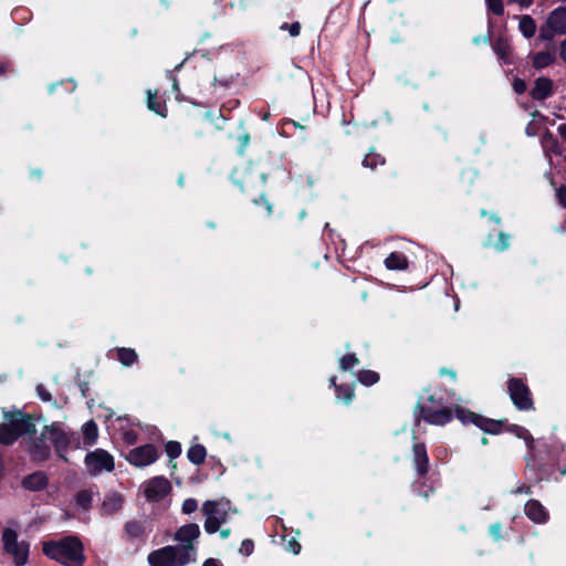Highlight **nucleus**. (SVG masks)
<instances>
[{
  "mask_svg": "<svg viewBox=\"0 0 566 566\" xmlns=\"http://www.w3.org/2000/svg\"><path fill=\"white\" fill-rule=\"evenodd\" d=\"M43 553L49 558L64 566H83L85 562L84 548L76 537H65L56 542L43 544Z\"/></svg>",
  "mask_w": 566,
  "mask_h": 566,
  "instance_id": "1",
  "label": "nucleus"
},
{
  "mask_svg": "<svg viewBox=\"0 0 566 566\" xmlns=\"http://www.w3.org/2000/svg\"><path fill=\"white\" fill-rule=\"evenodd\" d=\"M231 503L229 500L206 501L202 504V512L206 515L205 531L208 534L218 532L223 523L227 522Z\"/></svg>",
  "mask_w": 566,
  "mask_h": 566,
  "instance_id": "2",
  "label": "nucleus"
},
{
  "mask_svg": "<svg viewBox=\"0 0 566 566\" xmlns=\"http://www.w3.org/2000/svg\"><path fill=\"white\" fill-rule=\"evenodd\" d=\"M3 552L11 556L15 566H24L29 560L30 545L25 541H19L15 530L6 527L1 535Z\"/></svg>",
  "mask_w": 566,
  "mask_h": 566,
  "instance_id": "3",
  "label": "nucleus"
},
{
  "mask_svg": "<svg viewBox=\"0 0 566 566\" xmlns=\"http://www.w3.org/2000/svg\"><path fill=\"white\" fill-rule=\"evenodd\" d=\"M32 422L21 413H17L6 418V422L0 424V442L11 444L20 436L31 432Z\"/></svg>",
  "mask_w": 566,
  "mask_h": 566,
  "instance_id": "4",
  "label": "nucleus"
},
{
  "mask_svg": "<svg viewBox=\"0 0 566 566\" xmlns=\"http://www.w3.org/2000/svg\"><path fill=\"white\" fill-rule=\"evenodd\" d=\"M189 552H180L176 546H166L149 554L151 566H185L189 564Z\"/></svg>",
  "mask_w": 566,
  "mask_h": 566,
  "instance_id": "5",
  "label": "nucleus"
},
{
  "mask_svg": "<svg viewBox=\"0 0 566 566\" xmlns=\"http://www.w3.org/2000/svg\"><path fill=\"white\" fill-rule=\"evenodd\" d=\"M200 527L196 523H189L179 527L174 536V539L179 544L176 547L189 552V563L196 560V546L195 543L200 536Z\"/></svg>",
  "mask_w": 566,
  "mask_h": 566,
  "instance_id": "6",
  "label": "nucleus"
},
{
  "mask_svg": "<svg viewBox=\"0 0 566 566\" xmlns=\"http://www.w3.org/2000/svg\"><path fill=\"white\" fill-rule=\"evenodd\" d=\"M85 468L91 475H98L103 472H112L114 470V458L103 449H96L88 452L84 460Z\"/></svg>",
  "mask_w": 566,
  "mask_h": 566,
  "instance_id": "7",
  "label": "nucleus"
},
{
  "mask_svg": "<svg viewBox=\"0 0 566 566\" xmlns=\"http://www.w3.org/2000/svg\"><path fill=\"white\" fill-rule=\"evenodd\" d=\"M554 34H566V9L557 8L547 18L546 27L541 28L539 38L551 40Z\"/></svg>",
  "mask_w": 566,
  "mask_h": 566,
  "instance_id": "8",
  "label": "nucleus"
},
{
  "mask_svg": "<svg viewBox=\"0 0 566 566\" xmlns=\"http://www.w3.org/2000/svg\"><path fill=\"white\" fill-rule=\"evenodd\" d=\"M510 397L520 410L533 409V400L528 387L520 379H511L507 385Z\"/></svg>",
  "mask_w": 566,
  "mask_h": 566,
  "instance_id": "9",
  "label": "nucleus"
},
{
  "mask_svg": "<svg viewBox=\"0 0 566 566\" xmlns=\"http://www.w3.org/2000/svg\"><path fill=\"white\" fill-rule=\"evenodd\" d=\"M170 491V482L163 476L153 478L143 484L144 495L150 502L161 501Z\"/></svg>",
  "mask_w": 566,
  "mask_h": 566,
  "instance_id": "10",
  "label": "nucleus"
},
{
  "mask_svg": "<svg viewBox=\"0 0 566 566\" xmlns=\"http://www.w3.org/2000/svg\"><path fill=\"white\" fill-rule=\"evenodd\" d=\"M158 458V451L153 444H144L130 450L126 459L127 461L137 468L150 465Z\"/></svg>",
  "mask_w": 566,
  "mask_h": 566,
  "instance_id": "11",
  "label": "nucleus"
},
{
  "mask_svg": "<svg viewBox=\"0 0 566 566\" xmlns=\"http://www.w3.org/2000/svg\"><path fill=\"white\" fill-rule=\"evenodd\" d=\"M455 416L463 423L472 422L486 433H499L501 422L483 418L473 412L465 411L462 408H457Z\"/></svg>",
  "mask_w": 566,
  "mask_h": 566,
  "instance_id": "12",
  "label": "nucleus"
},
{
  "mask_svg": "<svg viewBox=\"0 0 566 566\" xmlns=\"http://www.w3.org/2000/svg\"><path fill=\"white\" fill-rule=\"evenodd\" d=\"M232 178L234 184L239 185L242 190H245V186H258L265 182V175L256 171L253 166L235 169Z\"/></svg>",
  "mask_w": 566,
  "mask_h": 566,
  "instance_id": "13",
  "label": "nucleus"
},
{
  "mask_svg": "<svg viewBox=\"0 0 566 566\" xmlns=\"http://www.w3.org/2000/svg\"><path fill=\"white\" fill-rule=\"evenodd\" d=\"M41 440L49 442V446L52 444L60 457L64 458L62 452L67 448L69 438L66 433L63 432L60 428L55 426L44 427L43 431L41 432Z\"/></svg>",
  "mask_w": 566,
  "mask_h": 566,
  "instance_id": "14",
  "label": "nucleus"
},
{
  "mask_svg": "<svg viewBox=\"0 0 566 566\" xmlns=\"http://www.w3.org/2000/svg\"><path fill=\"white\" fill-rule=\"evenodd\" d=\"M421 417L430 424L443 426L452 419V412L446 407L419 406Z\"/></svg>",
  "mask_w": 566,
  "mask_h": 566,
  "instance_id": "15",
  "label": "nucleus"
},
{
  "mask_svg": "<svg viewBox=\"0 0 566 566\" xmlns=\"http://www.w3.org/2000/svg\"><path fill=\"white\" fill-rule=\"evenodd\" d=\"M526 516L535 523H545L548 520V512L536 500H530L524 507Z\"/></svg>",
  "mask_w": 566,
  "mask_h": 566,
  "instance_id": "16",
  "label": "nucleus"
},
{
  "mask_svg": "<svg viewBox=\"0 0 566 566\" xmlns=\"http://www.w3.org/2000/svg\"><path fill=\"white\" fill-rule=\"evenodd\" d=\"M413 463L419 475H423L428 471L429 459L426 447L422 443L413 444Z\"/></svg>",
  "mask_w": 566,
  "mask_h": 566,
  "instance_id": "17",
  "label": "nucleus"
},
{
  "mask_svg": "<svg viewBox=\"0 0 566 566\" xmlns=\"http://www.w3.org/2000/svg\"><path fill=\"white\" fill-rule=\"evenodd\" d=\"M553 83L549 78L539 77L536 80L534 87L531 91V95L534 99H545L552 94Z\"/></svg>",
  "mask_w": 566,
  "mask_h": 566,
  "instance_id": "18",
  "label": "nucleus"
},
{
  "mask_svg": "<svg viewBox=\"0 0 566 566\" xmlns=\"http://www.w3.org/2000/svg\"><path fill=\"white\" fill-rule=\"evenodd\" d=\"M22 485L30 491H40L48 485V476L43 472H34L25 476Z\"/></svg>",
  "mask_w": 566,
  "mask_h": 566,
  "instance_id": "19",
  "label": "nucleus"
},
{
  "mask_svg": "<svg viewBox=\"0 0 566 566\" xmlns=\"http://www.w3.org/2000/svg\"><path fill=\"white\" fill-rule=\"evenodd\" d=\"M124 499L118 493H111L105 496L103 501V511L106 514H114L118 512L123 506Z\"/></svg>",
  "mask_w": 566,
  "mask_h": 566,
  "instance_id": "20",
  "label": "nucleus"
},
{
  "mask_svg": "<svg viewBox=\"0 0 566 566\" xmlns=\"http://www.w3.org/2000/svg\"><path fill=\"white\" fill-rule=\"evenodd\" d=\"M385 265L389 270H405L408 266V260L405 254L392 252L386 258Z\"/></svg>",
  "mask_w": 566,
  "mask_h": 566,
  "instance_id": "21",
  "label": "nucleus"
},
{
  "mask_svg": "<svg viewBox=\"0 0 566 566\" xmlns=\"http://www.w3.org/2000/svg\"><path fill=\"white\" fill-rule=\"evenodd\" d=\"M555 61V53L552 51H542L533 55L532 63L536 69H544Z\"/></svg>",
  "mask_w": 566,
  "mask_h": 566,
  "instance_id": "22",
  "label": "nucleus"
},
{
  "mask_svg": "<svg viewBox=\"0 0 566 566\" xmlns=\"http://www.w3.org/2000/svg\"><path fill=\"white\" fill-rule=\"evenodd\" d=\"M518 29L525 38H532L536 32V23L531 15L520 18Z\"/></svg>",
  "mask_w": 566,
  "mask_h": 566,
  "instance_id": "23",
  "label": "nucleus"
},
{
  "mask_svg": "<svg viewBox=\"0 0 566 566\" xmlns=\"http://www.w3.org/2000/svg\"><path fill=\"white\" fill-rule=\"evenodd\" d=\"M82 432L84 436V444L92 446L93 443L96 442L97 437H98V429H97L96 423L93 420L87 421L83 426Z\"/></svg>",
  "mask_w": 566,
  "mask_h": 566,
  "instance_id": "24",
  "label": "nucleus"
},
{
  "mask_svg": "<svg viewBox=\"0 0 566 566\" xmlns=\"http://www.w3.org/2000/svg\"><path fill=\"white\" fill-rule=\"evenodd\" d=\"M207 455L206 448L201 444H193L189 448L187 457L193 464H201L205 462Z\"/></svg>",
  "mask_w": 566,
  "mask_h": 566,
  "instance_id": "25",
  "label": "nucleus"
},
{
  "mask_svg": "<svg viewBox=\"0 0 566 566\" xmlns=\"http://www.w3.org/2000/svg\"><path fill=\"white\" fill-rule=\"evenodd\" d=\"M31 453L35 460L43 461L46 460L50 455V446L49 442H45L40 439L39 442H35L31 449Z\"/></svg>",
  "mask_w": 566,
  "mask_h": 566,
  "instance_id": "26",
  "label": "nucleus"
},
{
  "mask_svg": "<svg viewBox=\"0 0 566 566\" xmlns=\"http://www.w3.org/2000/svg\"><path fill=\"white\" fill-rule=\"evenodd\" d=\"M117 358L124 366H132L137 361V354L132 348H117Z\"/></svg>",
  "mask_w": 566,
  "mask_h": 566,
  "instance_id": "27",
  "label": "nucleus"
},
{
  "mask_svg": "<svg viewBox=\"0 0 566 566\" xmlns=\"http://www.w3.org/2000/svg\"><path fill=\"white\" fill-rule=\"evenodd\" d=\"M147 105L148 108L155 112L156 114L163 117L166 116L165 106L157 99V91L153 92L149 90L147 92Z\"/></svg>",
  "mask_w": 566,
  "mask_h": 566,
  "instance_id": "28",
  "label": "nucleus"
},
{
  "mask_svg": "<svg viewBox=\"0 0 566 566\" xmlns=\"http://www.w3.org/2000/svg\"><path fill=\"white\" fill-rule=\"evenodd\" d=\"M494 51L496 53V55L505 63H509L510 62V55L512 53V48L511 45L504 41V40H499L495 45H494Z\"/></svg>",
  "mask_w": 566,
  "mask_h": 566,
  "instance_id": "29",
  "label": "nucleus"
},
{
  "mask_svg": "<svg viewBox=\"0 0 566 566\" xmlns=\"http://www.w3.org/2000/svg\"><path fill=\"white\" fill-rule=\"evenodd\" d=\"M358 379L366 386H371L379 380V375L373 370H363L358 375Z\"/></svg>",
  "mask_w": 566,
  "mask_h": 566,
  "instance_id": "30",
  "label": "nucleus"
},
{
  "mask_svg": "<svg viewBox=\"0 0 566 566\" xmlns=\"http://www.w3.org/2000/svg\"><path fill=\"white\" fill-rule=\"evenodd\" d=\"M358 363H359V360L355 355H353V354L345 355L344 357H342L339 359V367L343 370H349V369L354 368L355 366H357Z\"/></svg>",
  "mask_w": 566,
  "mask_h": 566,
  "instance_id": "31",
  "label": "nucleus"
},
{
  "mask_svg": "<svg viewBox=\"0 0 566 566\" xmlns=\"http://www.w3.org/2000/svg\"><path fill=\"white\" fill-rule=\"evenodd\" d=\"M91 502H92V494L90 491H86V490H83L81 492L77 493L76 495V504L84 509V510H87L91 505Z\"/></svg>",
  "mask_w": 566,
  "mask_h": 566,
  "instance_id": "32",
  "label": "nucleus"
},
{
  "mask_svg": "<svg viewBox=\"0 0 566 566\" xmlns=\"http://www.w3.org/2000/svg\"><path fill=\"white\" fill-rule=\"evenodd\" d=\"M488 9L496 15L504 13V6L502 0H485Z\"/></svg>",
  "mask_w": 566,
  "mask_h": 566,
  "instance_id": "33",
  "label": "nucleus"
},
{
  "mask_svg": "<svg viewBox=\"0 0 566 566\" xmlns=\"http://www.w3.org/2000/svg\"><path fill=\"white\" fill-rule=\"evenodd\" d=\"M337 397L349 403L354 398V390L349 387H337Z\"/></svg>",
  "mask_w": 566,
  "mask_h": 566,
  "instance_id": "34",
  "label": "nucleus"
},
{
  "mask_svg": "<svg viewBox=\"0 0 566 566\" xmlns=\"http://www.w3.org/2000/svg\"><path fill=\"white\" fill-rule=\"evenodd\" d=\"M509 247H510V235L504 232H500L499 241L495 244L496 250L503 251V250H506Z\"/></svg>",
  "mask_w": 566,
  "mask_h": 566,
  "instance_id": "35",
  "label": "nucleus"
},
{
  "mask_svg": "<svg viewBox=\"0 0 566 566\" xmlns=\"http://www.w3.org/2000/svg\"><path fill=\"white\" fill-rule=\"evenodd\" d=\"M281 30H286L291 36H297L301 32V24L298 22L292 24L283 23Z\"/></svg>",
  "mask_w": 566,
  "mask_h": 566,
  "instance_id": "36",
  "label": "nucleus"
},
{
  "mask_svg": "<svg viewBox=\"0 0 566 566\" xmlns=\"http://www.w3.org/2000/svg\"><path fill=\"white\" fill-rule=\"evenodd\" d=\"M166 451L170 458H177L181 452V448L178 442L170 441L166 446Z\"/></svg>",
  "mask_w": 566,
  "mask_h": 566,
  "instance_id": "37",
  "label": "nucleus"
},
{
  "mask_svg": "<svg viewBox=\"0 0 566 566\" xmlns=\"http://www.w3.org/2000/svg\"><path fill=\"white\" fill-rule=\"evenodd\" d=\"M254 544L251 539H244L239 548L240 554L243 556H250L253 553Z\"/></svg>",
  "mask_w": 566,
  "mask_h": 566,
  "instance_id": "38",
  "label": "nucleus"
},
{
  "mask_svg": "<svg viewBox=\"0 0 566 566\" xmlns=\"http://www.w3.org/2000/svg\"><path fill=\"white\" fill-rule=\"evenodd\" d=\"M518 438L521 439H524L527 443H531L533 441V438L532 436L530 434V432L524 429V428H521V427H517V426H514L512 429H511Z\"/></svg>",
  "mask_w": 566,
  "mask_h": 566,
  "instance_id": "39",
  "label": "nucleus"
},
{
  "mask_svg": "<svg viewBox=\"0 0 566 566\" xmlns=\"http://www.w3.org/2000/svg\"><path fill=\"white\" fill-rule=\"evenodd\" d=\"M198 509V503L195 499H187L182 503V512L185 514L193 513Z\"/></svg>",
  "mask_w": 566,
  "mask_h": 566,
  "instance_id": "40",
  "label": "nucleus"
},
{
  "mask_svg": "<svg viewBox=\"0 0 566 566\" xmlns=\"http://www.w3.org/2000/svg\"><path fill=\"white\" fill-rule=\"evenodd\" d=\"M558 203L566 208V185H562L555 190Z\"/></svg>",
  "mask_w": 566,
  "mask_h": 566,
  "instance_id": "41",
  "label": "nucleus"
},
{
  "mask_svg": "<svg viewBox=\"0 0 566 566\" xmlns=\"http://www.w3.org/2000/svg\"><path fill=\"white\" fill-rule=\"evenodd\" d=\"M36 392L43 401H51L52 396L43 385L36 386Z\"/></svg>",
  "mask_w": 566,
  "mask_h": 566,
  "instance_id": "42",
  "label": "nucleus"
},
{
  "mask_svg": "<svg viewBox=\"0 0 566 566\" xmlns=\"http://www.w3.org/2000/svg\"><path fill=\"white\" fill-rule=\"evenodd\" d=\"M513 88L517 94H522L526 91V83L524 80L515 78L513 82Z\"/></svg>",
  "mask_w": 566,
  "mask_h": 566,
  "instance_id": "43",
  "label": "nucleus"
},
{
  "mask_svg": "<svg viewBox=\"0 0 566 566\" xmlns=\"http://www.w3.org/2000/svg\"><path fill=\"white\" fill-rule=\"evenodd\" d=\"M490 533L491 535L496 539H501L502 538V526L501 524L499 523H495L493 525L490 526Z\"/></svg>",
  "mask_w": 566,
  "mask_h": 566,
  "instance_id": "44",
  "label": "nucleus"
},
{
  "mask_svg": "<svg viewBox=\"0 0 566 566\" xmlns=\"http://www.w3.org/2000/svg\"><path fill=\"white\" fill-rule=\"evenodd\" d=\"M377 155H374V154H368L364 160H363V165L365 167H370V168H374L377 164Z\"/></svg>",
  "mask_w": 566,
  "mask_h": 566,
  "instance_id": "45",
  "label": "nucleus"
},
{
  "mask_svg": "<svg viewBox=\"0 0 566 566\" xmlns=\"http://www.w3.org/2000/svg\"><path fill=\"white\" fill-rule=\"evenodd\" d=\"M123 439L128 444H134V443L137 442V434L134 431H130V430L124 431L123 432Z\"/></svg>",
  "mask_w": 566,
  "mask_h": 566,
  "instance_id": "46",
  "label": "nucleus"
},
{
  "mask_svg": "<svg viewBox=\"0 0 566 566\" xmlns=\"http://www.w3.org/2000/svg\"><path fill=\"white\" fill-rule=\"evenodd\" d=\"M126 530L128 533L137 536L140 533V526L137 523H129L126 525Z\"/></svg>",
  "mask_w": 566,
  "mask_h": 566,
  "instance_id": "47",
  "label": "nucleus"
},
{
  "mask_svg": "<svg viewBox=\"0 0 566 566\" xmlns=\"http://www.w3.org/2000/svg\"><path fill=\"white\" fill-rule=\"evenodd\" d=\"M289 549L293 553V554H298L300 551H301V544L296 541H290L289 542Z\"/></svg>",
  "mask_w": 566,
  "mask_h": 566,
  "instance_id": "48",
  "label": "nucleus"
},
{
  "mask_svg": "<svg viewBox=\"0 0 566 566\" xmlns=\"http://www.w3.org/2000/svg\"><path fill=\"white\" fill-rule=\"evenodd\" d=\"M558 133L562 136V138L566 142V124L559 125Z\"/></svg>",
  "mask_w": 566,
  "mask_h": 566,
  "instance_id": "49",
  "label": "nucleus"
},
{
  "mask_svg": "<svg viewBox=\"0 0 566 566\" xmlns=\"http://www.w3.org/2000/svg\"><path fill=\"white\" fill-rule=\"evenodd\" d=\"M560 56L566 63V40L560 45Z\"/></svg>",
  "mask_w": 566,
  "mask_h": 566,
  "instance_id": "50",
  "label": "nucleus"
},
{
  "mask_svg": "<svg viewBox=\"0 0 566 566\" xmlns=\"http://www.w3.org/2000/svg\"><path fill=\"white\" fill-rule=\"evenodd\" d=\"M202 566H220L218 560L213 559V558H209L207 559Z\"/></svg>",
  "mask_w": 566,
  "mask_h": 566,
  "instance_id": "51",
  "label": "nucleus"
},
{
  "mask_svg": "<svg viewBox=\"0 0 566 566\" xmlns=\"http://www.w3.org/2000/svg\"><path fill=\"white\" fill-rule=\"evenodd\" d=\"M219 531H220V535L222 538H228L231 534V531L229 528L219 530Z\"/></svg>",
  "mask_w": 566,
  "mask_h": 566,
  "instance_id": "52",
  "label": "nucleus"
},
{
  "mask_svg": "<svg viewBox=\"0 0 566 566\" xmlns=\"http://www.w3.org/2000/svg\"><path fill=\"white\" fill-rule=\"evenodd\" d=\"M240 139H241L242 146L245 147L249 144L250 137H249V135H243L240 137Z\"/></svg>",
  "mask_w": 566,
  "mask_h": 566,
  "instance_id": "53",
  "label": "nucleus"
},
{
  "mask_svg": "<svg viewBox=\"0 0 566 566\" xmlns=\"http://www.w3.org/2000/svg\"><path fill=\"white\" fill-rule=\"evenodd\" d=\"M261 199L265 201V203H266V210H268V213L270 214V213L272 212V206H271V205H270V203L264 199V197H263V196L261 197Z\"/></svg>",
  "mask_w": 566,
  "mask_h": 566,
  "instance_id": "54",
  "label": "nucleus"
},
{
  "mask_svg": "<svg viewBox=\"0 0 566 566\" xmlns=\"http://www.w3.org/2000/svg\"><path fill=\"white\" fill-rule=\"evenodd\" d=\"M528 491H530V489H528V488H527V489L520 488V489L517 490V492H518V493H522V492H526V493H528Z\"/></svg>",
  "mask_w": 566,
  "mask_h": 566,
  "instance_id": "55",
  "label": "nucleus"
},
{
  "mask_svg": "<svg viewBox=\"0 0 566 566\" xmlns=\"http://www.w3.org/2000/svg\"><path fill=\"white\" fill-rule=\"evenodd\" d=\"M491 219H492V220H494V221H495V222H497V223L501 221V220H500V218H499V217H496V216H492V217H491Z\"/></svg>",
  "mask_w": 566,
  "mask_h": 566,
  "instance_id": "56",
  "label": "nucleus"
},
{
  "mask_svg": "<svg viewBox=\"0 0 566 566\" xmlns=\"http://www.w3.org/2000/svg\"><path fill=\"white\" fill-rule=\"evenodd\" d=\"M481 442H482V444H488L489 443L486 438H482Z\"/></svg>",
  "mask_w": 566,
  "mask_h": 566,
  "instance_id": "57",
  "label": "nucleus"
},
{
  "mask_svg": "<svg viewBox=\"0 0 566 566\" xmlns=\"http://www.w3.org/2000/svg\"><path fill=\"white\" fill-rule=\"evenodd\" d=\"M454 376H455V374H454V373H450V374H449V377H454Z\"/></svg>",
  "mask_w": 566,
  "mask_h": 566,
  "instance_id": "58",
  "label": "nucleus"
},
{
  "mask_svg": "<svg viewBox=\"0 0 566 566\" xmlns=\"http://www.w3.org/2000/svg\"><path fill=\"white\" fill-rule=\"evenodd\" d=\"M454 376H455V374H454V373H450V374H449V377H454Z\"/></svg>",
  "mask_w": 566,
  "mask_h": 566,
  "instance_id": "59",
  "label": "nucleus"
},
{
  "mask_svg": "<svg viewBox=\"0 0 566 566\" xmlns=\"http://www.w3.org/2000/svg\"><path fill=\"white\" fill-rule=\"evenodd\" d=\"M429 401L433 402V397L432 396L429 397Z\"/></svg>",
  "mask_w": 566,
  "mask_h": 566,
  "instance_id": "60",
  "label": "nucleus"
}]
</instances>
